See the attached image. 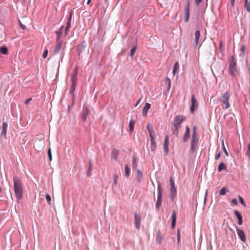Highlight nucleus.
<instances>
[{
  "instance_id": "14",
  "label": "nucleus",
  "mask_w": 250,
  "mask_h": 250,
  "mask_svg": "<svg viewBox=\"0 0 250 250\" xmlns=\"http://www.w3.org/2000/svg\"><path fill=\"white\" fill-rule=\"evenodd\" d=\"M8 125L6 123L4 122L2 124V132H1V135L3 136L5 138L6 137V134H7V128Z\"/></svg>"
},
{
  "instance_id": "27",
  "label": "nucleus",
  "mask_w": 250,
  "mask_h": 250,
  "mask_svg": "<svg viewBox=\"0 0 250 250\" xmlns=\"http://www.w3.org/2000/svg\"><path fill=\"white\" fill-rule=\"evenodd\" d=\"M150 148L152 151H154L156 149V143L155 140L150 141Z\"/></svg>"
},
{
  "instance_id": "4",
  "label": "nucleus",
  "mask_w": 250,
  "mask_h": 250,
  "mask_svg": "<svg viewBox=\"0 0 250 250\" xmlns=\"http://www.w3.org/2000/svg\"><path fill=\"white\" fill-rule=\"evenodd\" d=\"M158 197L156 203V208L159 209L162 203V189L160 185H158Z\"/></svg>"
},
{
  "instance_id": "15",
  "label": "nucleus",
  "mask_w": 250,
  "mask_h": 250,
  "mask_svg": "<svg viewBox=\"0 0 250 250\" xmlns=\"http://www.w3.org/2000/svg\"><path fill=\"white\" fill-rule=\"evenodd\" d=\"M190 129L188 126H186V130L183 137V141L187 142L189 138Z\"/></svg>"
},
{
  "instance_id": "13",
  "label": "nucleus",
  "mask_w": 250,
  "mask_h": 250,
  "mask_svg": "<svg viewBox=\"0 0 250 250\" xmlns=\"http://www.w3.org/2000/svg\"><path fill=\"white\" fill-rule=\"evenodd\" d=\"M170 190L172 194H175L176 193V188L175 186L174 181L172 177L170 178Z\"/></svg>"
},
{
  "instance_id": "42",
  "label": "nucleus",
  "mask_w": 250,
  "mask_h": 250,
  "mask_svg": "<svg viewBox=\"0 0 250 250\" xmlns=\"http://www.w3.org/2000/svg\"><path fill=\"white\" fill-rule=\"evenodd\" d=\"M169 148L168 146H164V152L165 153V155H167L168 153Z\"/></svg>"
},
{
  "instance_id": "33",
  "label": "nucleus",
  "mask_w": 250,
  "mask_h": 250,
  "mask_svg": "<svg viewBox=\"0 0 250 250\" xmlns=\"http://www.w3.org/2000/svg\"><path fill=\"white\" fill-rule=\"evenodd\" d=\"M149 135L150 138V141L155 140V133L153 130L149 132Z\"/></svg>"
},
{
  "instance_id": "56",
  "label": "nucleus",
  "mask_w": 250,
  "mask_h": 250,
  "mask_svg": "<svg viewBox=\"0 0 250 250\" xmlns=\"http://www.w3.org/2000/svg\"><path fill=\"white\" fill-rule=\"evenodd\" d=\"M20 27L22 29H25V26L21 24V22H20Z\"/></svg>"
},
{
  "instance_id": "12",
  "label": "nucleus",
  "mask_w": 250,
  "mask_h": 250,
  "mask_svg": "<svg viewBox=\"0 0 250 250\" xmlns=\"http://www.w3.org/2000/svg\"><path fill=\"white\" fill-rule=\"evenodd\" d=\"M89 110L88 109L87 107H86L84 109L82 115V119L83 121V122H85L86 121L87 117L89 114Z\"/></svg>"
},
{
  "instance_id": "50",
  "label": "nucleus",
  "mask_w": 250,
  "mask_h": 250,
  "mask_svg": "<svg viewBox=\"0 0 250 250\" xmlns=\"http://www.w3.org/2000/svg\"><path fill=\"white\" fill-rule=\"evenodd\" d=\"M247 154L250 158V144H249L248 146V151Z\"/></svg>"
},
{
  "instance_id": "48",
  "label": "nucleus",
  "mask_w": 250,
  "mask_h": 250,
  "mask_svg": "<svg viewBox=\"0 0 250 250\" xmlns=\"http://www.w3.org/2000/svg\"><path fill=\"white\" fill-rule=\"evenodd\" d=\"M146 128H147V130H148V132H150V131H152V130H153V128H152V127L151 126V125H150V124H148L147 125H146Z\"/></svg>"
},
{
  "instance_id": "51",
  "label": "nucleus",
  "mask_w": 250,
  "mask_h": 250,
  "mask_svg": "<svg viewBox=\"0 0 250 250\" xmlns=\"http://www.w3.org/2000/svg\"><path fill=\"white\" fill-rule=\"evenodd\" d=\"M31 101H32V98H28V99H27L25 101V104H29L30 103V102Z\"/></svg>"
},
{
  "instance_id": "31",
  "label": "nucleus",
  "mask_w": 250,
  "mask_h": 250,
  "mask_svg": "<svg viewBox=\"0 0 250 250\" xmlns=\"http://www.w3.org/2000/svg\"><path fill=\"white\" fill-rule=\"evenodd\" d=\"M0 52L3 55H6L8 53L7 48L5 46H1L0 47Z\"/></svg>"
},
{
  "instance_id": "60",
  "label": "nucleus",
  "mask_w": 250,
  "mask_h": 250,
  "mask_svg": "<svg viewBox=\"0 0 250 250\" xmlns=\"http://www.w3.org/2000/svg\"><path fill=\"white\" fill-rule=\"evenodd\" d=\"M90 172H91V171H90V169H89V167H88V171L87 172V175L88 176H89L90 175Z\"/></svg>"
},
{
  "instance_id": "37",
  "label": "nucleus",
  "mask_w": 250,
  "mask_h": 250,
  "mask_svg": "<svg viewBox=\"0 0 250 250\" xmlns=\"http://www.w3.org/2000/svg\"><path fill=\"white\" fill-rule=\"evenodd\" d=\"M222 149L225 154V155L227 156H229V153H228V151L227 150L225 146V145H224V141L223 140L222 141Z\"/></svg>"
},
{
  "instance_id": "57",
  "label": "nucleus",
  "mask_w": 250,
  "mask_h": 250,
  "mask_svg": "<svg viewBox=\"0 0 250 250\" xmlns=\"http://www.w3.org/2000/svg\"><path fill=\"white\" fill-rule=\"evenodd\" d=\"M89 167L90 169V171H91V168H92V163L91 161H89Z\"/></svg>"
},
{
  "instance_id": "54",
  "label": "nucleus",
  "mask_w": 250,
  "mask_h": 250,
  "mask_svg": "<svg viewBox=\"0 0 250 250\" xmlns=\"http://www.w3.org/2000/svg\"><path fill=\"white\" fill-rule=\"evenodd\" d=\"M231 202H232V203H233V204H234L235 205H237V204H238L237 200L236 199H233L231 201Z\"/></svg>"
},
{
  "instance_id": "47",
  "label": "nucleus",
  "mask_w": 250,
  "mask_h": 250,
  "mask_svg": "<svg viewBox=\"0 0 250 250\" xmlns=\"http://www.w3.org/2000/svg\"><path fill=\"white\" fill-rule=\"evenodd\" d=\"M221 155V152H219L217 154H216L215 155L214 159L216 160H218L220 158Z\"/></svg>"
},
{
  "instance_id": "5",
  "label": "nucleus",
  "mask_w": 250,
  "mask_h": 250,
  "mask_svg": "<svg viewBox=\"0 0 250 250\" xmlns=\"http://www.w3.org/2000/svg\"><path fill=\"white\" fill-rule=\"evenodd\" d=\"M229 73L232 76H236L237 74V70L236 68V63L233 60L231 61L229 64Z\"/></svg>"
},
{
  "instance_id": "3",
  "label": "nucleus",
  "mask_w": 250,
  "mask_h": 250,
  "mask_svg": "<svg viewBox=\"0 0 250 250\" xmlns=\"http://www.w3.org/2000/svg\"><path fill=\"white\" fill-rule=\"evenodd\" d=\"M230 94L229 91H226L223 93L219 99V101L221 103V106L224 110H227L230 107L229 99Z\"/></svg>"
},
{
  "instance_id": "28",
  "label": "nucleus",
  "mask_w": 250,
  "mask_h": 250,
  "mask_svg": "<svg viewBox=\"0 0 250 250\" xmlns=\"http://www.w3.org/2000/svg\"><path fill=\"white\" fill-rule=\"evenodd\" d=\"M112 158L117 161L118 159V151L116 149H114L112 151Z\"/></svg>"
},
{
  "instance_id": "40",
  "label": "nucleus",
  "mask_w": 250,
  "mask_h": 250,
  "mask_svg": "<svg viewBox=\"0 0 250 250\" xmlns=\"http://www.w3.org/2000/svg\"><path fill=\"white\" fill-rule=\"evenodd\" d=\"M227 192V190L225 187H223L219 191V195H224Z\"/></svg>"
},
{
  "instance_id": "9",
  "label": "nucleus",
  "mask_w": 250,
  "mask_h": 250,
  "mask_svg": "<svg viewBox=\"0 0 250 250\" xmlns=\"http://www.w3.org/2000/svg\"><path fill=\"white\" fill-rule=\"evenodd\" d=\"M236 231L237 234L240 238V239L243 242H246V237L244 232L243 230L239 229V228H236Z\"/></svg>"
},
{
  "instance_id": "11",
  "label": "nucleus",
  "mask_w": 250,
  "mask_h": 250,
  "mask_svg": "<svg viewBox=\"0 0 250 250\" xmlns=\"http://www.w3.org/2000/svg\"><path fill=\"white\" fill-rule=\"evenodd\" d=\"M62 41H61L59 40H57L56 44V46L54 49V54H57L60 51V50L61 48V47H62Z\"/></svg>"
},
{
  "instance_id": "59",
  "label": "nucleus",
  "mask_w": 250,
  "mask_h": 250,
  "mask_svg": "<svg viewBox=\"0 0 250 250\" xmlns=\"http://www.w3.org/2000/svg\"><path fill=\"white\" fill-rule=\"evenodd\" d=\"M201 1L202 0H195V3L197 5H198Z\"/></svg>"
},
{
  "instance_id": "63",
  "label": "nucleus",
  "mask_w": 250,
  "mask_h": 250,
  "mask_svg": "<svg viewBox=\"0 0 250 250\" xmlns=\"http://www.w3.org/2000/svg\"><path fill=\"white\" fill-rule=\"evenodd\" d=\"M90 2H91V0H87V4H90Z\"/></svg>"
},
{
  "instance_id": "21",
  "label": "nucleus",
  "mask_w": 250,
  "mask_h": 250,
  "mask_svg": "<svg viewBox=\"0 0 250 250\" xmlns=\"http://www.w3.org/2000/svg\"><path fill=\"white\" fill-rule=\"evenodd\" d=\"M156 240L158 244H160L163 240V237L159 231L157 232Z\"/></svg>"
},
{
  "instance_id": "20",
  "label": "nucleus",
  "mask_w": 250,
  "mask_h": 250,
  "mask_svg": "<svg viewBox=\"0 0 250 250\" xmlns=\"http://www.w3.org/2000/svg\"><path fill=\"white\" fill-rule=\"evenodd\" d=\"M165 84L167 87V90H169L171 87V81L168 77H167L165 80Z\"/></svg>"
},
{
  "instance_id": "55",
  "label": "nucleus",
  "mask_w": 250,
  "mask_h": 250,
  "mask_svg": "<svg viewBox=\"0 0 250 250\" xmlns=\"http://www.w3.org/2000/svg\"><path fill=\"white\" fill-rule=\"evenodd\" d=\"M197 134V133H196V127L195 126H194L193 127V133L192 134Z\"/></svg>"
},
{
  "instance_id": "22",
  "label": "nucleus",
  "mask_w": 250,
  "mask_h": 250,
  "mask_svg": "<svg viewBox=\"0 0 250 250\" xmlns=\"http://www.w3.org/2000/svg\"><path fill=\"white\" fill-rule=\"evenodd\" d=\"M151 105L149 103H146L143 110V114L146 115L148 110L150 109Z\"/></svg>"
},
{
  "instance_id": "53",
  "label": "nucleus",
  "mask_w": 250,
  "mask_h": 250,
  "mask_svg": "<svg viewBox=\"0 0 250 250\" xmlns=\"http://www.w3.org/2000/svg\"><path fill=\"white\" fill-rule=\"evenodd\" d=\"M239 200H240V203L243 205L244 206H245V203H244V200L243 199V198H242L241 197H239Z\"/></svg>"
},
{
  "instance_id": "39",
  "label": "nucleus",
  "mask_w": 250,
  "mask_h": 250,
  "mask_svg": "<svg viewBox=\"0 0 250 250\" xmlns=\"http://www.w3.org/2000/svg\"><path fill=\"white\" fill-rule=\"evenodd\" d=\"M164 146H169V136L168 135H167L165 137Z\"/></svg>"
},
{
  "instance_id": "43",
  "label": "nucleus",
  "mask_w": 250,
  "mask_h": 250,
  "mask_svg": "<svg viewBox=\"0 0 250 250\" xmlns=\"http://www.w3.org/2000/svg\"><path fill=\"white\" fill-rule=\"evenodd\" d=\"M136 46H134L131 50L130 51V56L131 57H133L135 51H136Z\"/></svg>"
},
{
  "instance_id": "46",
  "label": "nucleus",
  "mask_w": 250,
  "mask_h": 250,
  "mask_svg": "<svg viewBox=\"0 0 250 250\" xmlns=\"http://www.w3.org/2000/svg\"><path fill=\"white\" fill-rule=\"evenodd\" d=\"M48 155L49 161H51L52 160V154H51V151L50 148H49L48 150Z\"/></svg>"
},
{
  "instance_id": "16",
  "label": "nucleus",
  "mask_w": 250,
  "mask_h": 250,
  "mask_svg": "<svg viewBox=\"0 0 250 250\" xmlns=\"http://www.w3.org/2000/svg\"><path fill=\"white\" fill-rule=\"evenodd\" d=\"M234 213L235 215L237 217L238 220V224L241 225L242 224V216L241 214L239 213V212L237 210H234Z\"/></svg>"
},
{
  "instance_id": "41",
  "label": "nucleus",
  "mask_w": 250,
  "mask_h": 250,
  "mask_svg": "<svg viewBox=\"0 0 250 250\" xmlns=\"http://www.w3.org/2000/svg\"><path fill=\"white\" fill-rule=\"evenodd\" d=\"M118 176L117 174H114V180H113V185L114 186V185H116L117 183V181H118Z\"/></svg>"
},
{
  "instance_id": "2",
  "label": "nucleus",
  "mask_w": 250,
  "mask_h": 250,
  "mask_svg": "<svg viewBox=\"0 0 250 250\" xmlns=\"http://www.w3.org/2000/svg\"><path fill=\"white\" fill-rule=\"evenodd\" d=\"M14 188L16 196L18 200H21L22 198L23 189L21 182L17 177L13 178Z\"/></svg>"
},
{
  "instance_id": "44",
  "label": "nucleus",
  "mask_w": 250,
  "mask_h": 250,
  "mask_svg": "<svg viewBox=\"0 0 250 250\" xmlns=\"http://www.w3.org/2000/svg\"><path fill=\"white\" fill-rule=\"evenodd\" d=\"M45 198L46 199V201H47L49 205H50V202L51 200V197L49 194H46L45 195Z\"/></svg>"
},
{
  "instance_id": "6",
  "label": "nucleus",
  "mask_w": 250,
  "mask_h": 250,
  "mask_svg": "<svg viewBox=\"0 0 250 250\" xmlns=\"http://www.w3.org/2000/svg\"><path fill=\"white\" fill-rule=\"evenodd\" d=\"M191 105L190 106V111L192 113H193L195 110L198 108V106L197 101L194 95H193L191 96Z\"/></svg>"
},
{
  "instance_id": "52",
  "label": "nucleus",
  "mask_w": 250,
  "mask_h": 250,
  "mask_svg": "<svg viewBox=\"0 0 250 250\" xmlns=\"http://www.w3.org/2000/svg\"><path fill=\"white\" fill-rule=\"evenodd\" d=\"M219 48L221 50H223V42L222 41H220L219 42Z\"/></svg>"
},
{
  "instance_id": "36",
  "label": "nucleus",
  "mask_w": 250,
  "mask_h": 250,
  "mask_svg": "<svg viewBox=\"0 0 250 250\" xmlns=\"http://www.w3.org/2000/svg\"><path fill=\"white\" fill-rule=\"evenodd\" d=\"M125 174L127 177H128L129 175V168L127 165H125Z\"/></svg>"
},
{
  "instance_id": "38",
  "label": "nucleus",
  "mask_w": 250,
  "mask_h": 250,
  "mask_svg": "<svg viewBox=\"0 0 250 250\" xmlns=\"http://www.w3.org/2000/svg\"><path fill=\"white\" fill-rule=\"evenodd\" d=\"M197 144H191V152L192 153H194L196 150V148Z\"/></svg>"
},
{
  "instance_id": "49",
  "label": "nucleus",
  "mask_w": 250,
  "mask_h": 250,
  "mask_svg": "<svg viewBox=\"0 0 250 250\" xmlns=\"http://www.w3.org/2000/svg\"><path fill=\"white\" fill-rule=\"evenodd\" d=\"M137 167V162L135 158H133L132 167L135 168Z\"/></svg>"
},
{
  "instance_id": "45",
  "label": "nucleus",
  "mask_w": 250,
  "mask_h": 250,
  "mask_svg": "<svg viewBox=\"0 0 250 250\" xmlns=\"http://www.w3.org/2000/svg\"><path fill=\"white\" fill-rule=\"evenodd\" d=\"M48 50L47 49H45L42 53V56L43 58H46L48 54Z\"/></svg>"
},
{
  "instance_id": "1",
  "label": "nucleus",
  "mask_w": 250,
  "mask_h": 250,
  "mask_svg": "<svg viewBox=\"0 0 250 250\" xmlns=\"http://www.w3.org/2000/svg\"><path fill=\"white\" fill-rule=\"evenodd\" d=\"M186 118L183 115H178L175 117L172 123L173 127L172 131L173 134L177 136L179 133V129L181 127V124L185 120Z\"/></svg>"
},
{
  "instance_id": "24",
  "label": "nucleus",
  "mask_w": 250,
  "mask_h": 250,
  "mask_svg": "<svg viewBox=\"0 0 250 250\" xmlns=\"http://www.w3.org/2000/svg\"><path fill=\"white\" fill-rule=\"evenodd\" d=\"M44 146V143L42 141H39L37 143H36V145L34 146L36 149H42Z\"/></svg>"
},
{
  "instance_id": "29",
  "label": "nucleus",
  "mask_w": 250,
  "mask_h": 250,
  "mask_svg": "<svg viewBox=\"0 0 250 250\" xmlns=\"http://www.w3.org/2000/svg\"><path fill=\"white\" fill-rule=\"evenodd\" d=\"M77 74H78V69L75 68L74 70V73L72 76V78L71 79V82H77Z\"/></svg>"
},
{
  "instance_id": "62",
  "label": "nucleus",
  "mask_w": 250,
  "mask_h": 250,
  "mask_svg": "<svg viewBox=\"0 0 250 250\" xmlns=\"http://www.w3.org/2000/svg\"><path fill=\"white\" fill-rule=\"evenodd\" d=\"M241 51H242V52H244L245 51V46H243V47H242V48H241Z\"/></svg>"
},
{
  "instance_id": "58",
  "label": "nucleus",
  "mask_w": 250,
  "mask_h": 250,
  "mask_svg": "<svg viewBox=\"0 0 250 250\" xmlns=\"http://www.w3.org/2000/svg\"><path fill=\"white\" fill-rule=\"evenodd\" d=\"M234 1H235V0H230L231 5L232 7L233 8H234Z\"/></svg>"
},
{
  "instance_id": "32",
  "label": "nucleus",
  "mask_w": 250,
  "mask_h": 250,
  "mask_svg": "<svg viewBox=\"0 0 250 250\" xmlns=\"http://www.w3.org/2000/svg\"><path fill=\"white\" fill-rule=\"evenodd\" d=\"M179 67L178 62H176L174 64V68L172 71V73L174 75L178 70Z\"/></svg>"
},
{
  "instance_id": "23",
  "label": "nucleus",
  "mask_w": 250,
  "mask_h": 250,
  "mask_svg": "<svg viewBox=\"0 0 250 250\" xmlns=\"http://www.w3.org/2000/svg\"><path fill=\"white\" fill-rule=\"evenodd\" d=\"M226 169H227V166L223 162L220 163V164L218 165V172H221V171H222L223 170H226Z\"/></svg>"
},
{
  "instance_id": "19",
  "label": "nucleus",
  "mask_w": 250,
  "mask_h": 250,
  "mask_svg": "<svg viewBox=\"0 0 250 250\" xmlns=\"http://www.w3.org/2000/svg\"><path fill=\"white\" fill-rule=\"evenodd\" d=\"M71 86L70 89V93L72 95V96H74V91L76 89V86L77 85V82H71Z\"/></svg>"
},
{
  "instance_id": "30",
  "label": "nucleus",
  "mask_w": 250,
  "mask_h": 250,
  "mask_svg": "<svg viewBox=\"0 0 250 250\" xmlns=\"http://www.w3.org/2000/svg\"><path fill=\"white\" fill-rule=\"evenodd\" d=\"M198 141V138L197 137V134H192L191 144H197Z\"/></svg>"
},
{
  "instance_id": "8",
  "label": "nucleus",
  "mask_w": 250,
  "mask_h": 250,
  "mask_svg": "<svg viewBox=\"0 0 250 250\" xmlns=\"http://www.w3.org/2000/svg\"><path fill=\"white\" fill-rule=\"evenodd\" d=\"M185 21L188 22L189 18V1H188L185 7Z\"/></svg>"
},
{
  "instance_id": "61",
  "label": "nucleus",
  "mask_w": 250,
  "mask_h": 250,
  "mask_svg": "<svg viewBox=\"0 0 250 250\" xmlns=\"http://www.w3.org/2000/svg\"><path fill=\"white\" fill-rule=\"evenodd\" d=\"M180 240V232L179 231L178 232V241L179 242Z\"/></svg>"
},
{
  "instance_id": "64",
  "label": "nucleus",
  "mask_w": 250,
  "mask_h": 250,
  "mask_svg": "<svg viewBox=\"0 0 250 250\" xmlns=\"http://www.w3.org/2000/svg\"><path fill=\"white\" fill-rule=\"evenodd\" d=\"M140 101H139L138 102H137V104H136V106L139 103Z\"/></svg>"
},
{
  "instance_id": "17",
  "label": "nucleus",
  "mask_w": 250,
  "mask_h": 250,
  "mask_svg": "<svg viewBox=\"0 0 250 250\" xmlns=\"http://www.w3.org/2000/svg\"><path fill=\"white\" fill-rule=\"evenodd\" d=\"M172 223H171V227L172 229H174L175 226L176 219V214L175 211H173L172 216Z\"/></svg>"
},
{
  "instance_id": "34",
  "label": "nucleus",
  "mask_w": 250,
  "mask_h": 250,
  "mask_svg": "<svg viewBox=\"0 0 250 250\" xmlns=\"http://www.w3.org/2000/svg\"><path fill=\"white\" fill-rule=\"evenodd\" d=\"M134 124H135V121L134 120H131L129 122V130L131 132H132L133 131Z\"/></svg>"
},
{
  "instance_id": "35",
  "label": "nucleus",
  "mask_w": 250,
  "mask_h": 250,
  "mask_svg": "<svg viewBox=\"0 0 250 250\" xmlns=\"http://www.w3.org/2000/svg\"><path fill=\"white\" fill-rule=\"evenodd\" d=\"M63 26H62L60 29L59 30H58V31L56 32V34L57 35V40H60V37H61L62 35V29L63 28Z\"/></svg>"
},
{
  "instance_id": "7",
  "label": "nucleus",
  "mask_w": 250,
  "mask_h": 250,
  "mask_svg": "<svg viewBox=\"0 0 250 250\" xmlns=\"http://www.w3.org/2000/svg\"><path fill=\"white\" fill-rule=\"evenodd\" d=\"M134 218L135 227L137 229H139L141 222V215L137 213H134Z\"/></svg>"
},
{
  "instance_id": "18",
  "label": "nucleus",
  "mask_w": 250,
  "mask_h": 250,
  "mask_svg": "<svg viewBox=\"0 0 250 250\" xmlns=\"http://www.w3.org/2000/svg\"><path fill=\"white\" fill-rule=\"evenodd\" d=\"M142 177H143L142 172L139 169L137 170V173H136V180L139 183L141 182Z\"/></svg>"
},
{
  "instance_id": "26",
  "label": "nucleus",
  "mask_w": 250,
  "mask_h": 250,
  "mask_svg": "<svg viewBox=\"0 0 250 250\" xmlns=\"http://www.w3.org/2000/svg\"><path fill=\"white\" fill-rule=\"evenodd\" d=\"M200 37V32L199 31L197 30L195 32V43L196 45H197L198 44V41Z\"/></svg>"
},
{
  "instance_id": "25",
  "label": "nucleus",
  "mask_w": 250,
  "mask_h": 250,
  "mask_svg": "<svg viewBox=\"0 0 250 250\" xmlns=\"http://www.w3.org/2000/svg\"><path fill=\"white\" fill-rule=\"evenodd\" d=\"M244 8L248 13L250 12V0H245Z\"/></svg>"
},
{
  "instance_id": "10",
  "label": "nucleus",
  "mask_w": 250,
  "mask_h": 250,
  "mask_svg": "<svg viewBox=\"0 0 250 250\" xmlns=\"http://www.w3.org/2000/svg\"><path fill=\"white\" fill-rule=\"evenodd\" d=\"M72 14H73L72 11H71L70 12V15H69V16L68 17V20H67V21L66 23L67 26H66L65 29V35H67L68 32L69 31V28H70V26H71V21Z\"/></svg>"
}]
</instances>
